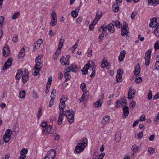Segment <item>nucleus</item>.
Instances as JSON below:
<instances>
[{
    "instance_id": "1",
    "label": "nucleus",
    "mask_w": 159,
    "mask_h": 159,
    "mask_svg": "<svg viewBox=\"0 0 159 159\" xmlns=\"http://www.w3.org/2000/svg\"><path fill=\"white\" fill-rule=\"evenodd\" d=\"M95 67H94V63L93 61H91L85 65L82 69V74L83 75H87L88 74V70L92 71V73L90 76L91 78L95 77Z\"/></svg>"
},
{
    "instance_id": "2",
    "label": "nucleus",
    "mask_w": 159,
    "mask_h": 159,
    "mask_svg": "<svg viewBox=\"0 0 159 159\" xmlns=\"http://www.w3.org/2000/svg\"><path fill=\"white\" fill-rule=\"evenodd\" d=\"M82 143H79L76 147L74 150V153L75 154H79L87 146L88 141L87 139L84 138L82 141Z\"/></svg>"
},
{
    "instance_id": "3",
    "label": "nucleus",
    "mask_w": 159,
    "mask_h": 159,
    "mask_svg": "<svg viewBox=\"0 0 159 159\" xmlns=\"http://www.w3.org/2000/svg\"><path fill=\"white\" fill-rule=\"evenodd\" d=\"M74 111L71 109L65 111L64 115L67 117L68 122L70 124H72L74 120Z\"/></svg>"
},
{
    "instance_id": "4",
    "label": "nucleus",
    "mask_w": 159,
    "mask_h": 159,
    "mask_svg": "<svg viewBox=\"0 0 159 159\" xmlns=\"http://www.w3.org/2000/svg\"><path fill=\"white\" fill-rule=\"evenodd\" d=\"M12 57H10L4 63V65L2 67V69L4 70L9 68L11 66V64L12 62Z\"/></svg>"
},
{
    "instance_id": "5",
    "label": "nucleus",
    "mask_w": 159,
    "mask_h": 159,
    "mask_svg": "<svg viewBox=\"0 0 159 159\" xmlns=\"http://www.w3.org/2000/svg\"><path fill=\"white\" fill-rule=\"evenodd\" d=\"M56 155V151L55 150L52 149L48 151L45 157L49 159H54Z\"/></svg>"
},
{
    "instance_id": "6",
    "label": "nucleus",
    "mask_w": 159,
    "mask_h": 159,
    "mask_svg": "<svg viewBox=\"0 0 159 159\" xmlns=\"http://www.w3.org/2000/svg\"><path fill=\"white\" fill-rule=\"evenodd\" d=\"M104 98V94L102 93L101 98L93 103V104L95 108H97L101 106L103 102V99Z\"/></svg>"
},
{
    "instance_id": "7",
    "label": "nucleus",
    "mask_w": 159,
    "mask_h": 159,
    "mask_svg": "<svg viewBox=\"0 0 159 159\" xmlns=\"http://www.w3.org/2000/svg\"><path fill=\"white\" fill-rule=\"evenodd\" d=\"M135 91L133 89H129L128 93V96L127 98L129 99H131L134 97Z\"/></svg>"
},
{
    "instance_id": "8",
    "label": "nucleus",
    "mask_w": 159,
    "mask_h": 159,
    "mask_svg": "<svg viewBox=\"0 0 159 159\" xmlns=\"http://www.w3.org/2000/svg\"><path fill=\"white\" fill-rule=\"evenodd\" d=\"M78 70V68L75 65L71 64L70 66L67 69V72H70V71L76 72Z\"/></svg>"
},
{
    "instance_id": "9",
    "label": "nucleus",
    "mask_w": 159,
    "mask_h": 159,
    "mask_svg": "<svg viewBox=\"0 0 159 159\" xmlns=\"http://www.w3.org/2000/svg\"><path fill=\"white\" fill-rule=\"evenodd\" d=\"M123 115L122 117L123 119L126 118L129 113V109L128 106H125L123 108Z\"/></svg>"
},
{
    "instance_id": "10",
    "label": "nucleus",
    "mask_w": 159,
    "mask_h": 159,
    "mask_svg": "<svg viewBox=\"0 0 159 159\" xmlns=\"http://www.w3.org/2000/svg\"><path fill=\"white\" fill-rule=\"evenodd\" d=\"M3 55L4 57H7L9 55L10 50L9 47L8 45H6L4 47L3 49Z\"/></svg>"
},
{
    "instance_id": "11",
    "label": "nucleus",
    "mask_w": 159,
    "mask_h": 159,
    "mask_svg": "<svg viewBox=\"0 0 159 159\" xmlns=\"http://www.w3.org/2000/svg\"><path fill=\"white\" fill-rule=\"evenodd\" d=\"M157 18L156 17H153L151 19V22L149 24L150 27L152 28H155L157 25Z\"/></svg>"
},
{
    "instance_id": "12",
    "label": "nucleus",
    "mask_w": 159,
    "mask_h": 159,
    "mask_svg": "<svg viewBox=\"0 0 159 159\" xmlns=\"http://www.w3.org/2000/svg\"><path fill=\"white\" fill-rule=\"evenodd\" d=\"M126 54V52L125 50H122L121 52L120 53L118 57L119 61L122 62L124 60Z\"/></svg>"
},
{
    "instance_id": "13",
    "label": "nucleus",
    "mask_w": 159,
    "mask_h": 159,
    "mask_svg": "<svg viewBox=\"0 0 159 159\" xmlns=\"http://www.w3.org/2000/svg\"><path fill=\"white\" fill-rule=\"evenodd\" d=\"M140 72V66L139 64H136L135 65V69L134 70V71L133 73L134 74L137 76L138 75H139V74Z\"/></svg>"
},
{
    "instance_id": "14",
    "label": "nucleus",
    "mask_w": 159,
    "mask_h": 159,
    "mask_svg": "<svg viewBox=\"0 0 159 159\" xmlns=\"http://www.w3.org/2000/svg\"><path fill=\"white\" fill-rule=\"evenodd\" d=\"M111 62H108L106 60H103L102 64V67H106L107 68H109L111 66Z\"/></svg>"
},
{
    "instance_id": "15",
    "label": "nucleus",
    "mask_w": 159,
    "mask_h": 159,
    "mask_svg": "<svg viewBox=\"0 0 159 159\" xmlns=\"http://www.w3.org/2000/svg\"><path fill=\"white\" fill-rule=\"evenodd\" d=\"M107 29L111 33H113L115 32L114 26L112 23H110L108 25Z\"/></svg>"
},
{
    "instance_id": "16",
    "label": "nucleus",
    "mask_w": 159,
    "mask_h": 159,
    "mask_svg": "<svg viewBox=\"0 0 159 159\" xmlns=\"http://www.w3.org/2000/svg\"><path fill=\"white\" fill-rule=\"evenodd\" d=\"M148 4H151L153 6H155L159 4V0H148Z\"/></svg>"
},
{
    "instance_id": "17",
    "label": "nucleus",
    "mask_w": 159,
    "mask_h": 159,
    "mask_svg": "<svg viewBox=\"0 0 159 159\" xmlns=\"http://www.w3.org/2000/svg\"><path fill=\"white\" fill-rule=\"evenodd\" d=\"M23 75L22 70L20 69L18 70L15 76V78L17 80H19Z\"/></svg>"
},
{
    "instance_id": "18",
    "label": "nucleus",
    "mask_w": 159,
    "mask_h": 159,
    "mask_svg": "<svg viewBox=\"0 0 159 159\" xmlns=\"http://www.w3.org/2000/svg\"><path fill=\"white\" fill-rule=\"evenodd\" d=\"M46 131L48 134H52L53 132V128L50 125H48L45 128Z\"/></svg>"
},
{
    "instance_id": "19",
    "label": "nucleus",
    "mask_w": 159,
    "mask_h": 159,
    "mask_svg": "<svg viewBox=\"0 0 159 159\" xmlns=\"http://www.w3.org/2000/svg\"><path fill=\"white\" fill-rule=\"evenodd\" d=\"M121 134L120 132L117 133L115 135V140L117 142H119L121 139Z\"/></svg>"
},
{
    "instance_id": "20",
    "label": "nucleus",
    "mask_w": 159,
    "mask_h": 159,
    "mask_svg": "<svg viewBox=\"0 0 159 159\" xmlns=\"http://www.w3.org/2000/svg\"><path fill=\"white\" fill-rule=\"evenodd\" d=\"M109 116H105L102 120V122L103 124H105L109 120Z\"/></svg>"
},
{
    "instance_id": "21",
    "label": "nucleus",
    "mask_w": 159,
    "mask_h": 159,
    "mask_svg": "<svg viewBox=\"0 0 159 159\" xmlns=\"http://www.w3.org/2000/svg\"><path fill=\"white\" fill-rule=\"evenodd\" d=\"M64 40L63 39L61 38L59 42L58 47L57 49L58 51H61L62 47L63 46V42Z\"/></svg>"
},
{
    "instance_id": "22",
    "label": "nucleus",
    "mask_w": 159,
    "mask_h": 159,
    "mask_svg": "<svg viewBox=\"0 0 159 159\" xmlns=\"http://www.w3.org/2000/svg\"><path fill=\"white\" fill-rule=\"evenodd\" d=\"M151 53V50H148L145 53V60L150 59V55Z\"/></svg>"
},
{
    "instance_id": "23",
    "label": "nucleus",
    "mask_w": 159,
    "mask_h": 159,
    "mask_svg": "<svg viewBox=\"0 0 159 159\" xmlns=\"http://www.w3.org/2000/svg\"><path fill=\"white\" fill-rule=\"evenodd\" d=\"M24 46L22 48V49L19 52L18 57L19 58H21L22 57H24L25 56V49L24 48Z\"/></svg>"
},
{
    "instance_id": "24",
    "label": "nucleus",
    "mask_w": 159,
    "mask_h": 159,
    "mask_svg": "<svg viewBox=\"0 0 159 159\" xmlns=\"http://www.w3.org/2000/svg\"><path fill=\"white\" fill-rule=\"evenodd\" d=\"M61 51L60 50H59V51H58V49H57L56 52H55V53L54 54L53 56V59L56 60L57 58H58V56H59V54H60V53H61Z\"/></svg>"
},
{
    "instance_id": "25",
    "label": "nucleus",
    "mask_w": 159,
    "mask_h": 159,
    "mask_svg": "<svg viewBox=\"0 0 159 159\" xmlns=\"http://www.w3.org/2000/svg\"><path fill=\"white\" fill-rule=\"evenodd\" d=\"M28 149L25 148H23L22 149L20 152V154H21V156H25V157H26V154L28 153Z\"/></svg>"
},
{
    "instance_id": "26",
    "label": "nucleus",
    "mask_w": 159,
    "mask_h": 159,
    "mask_svg": "<svg viewBox=\"0 0 159 159\" xmlns=\"http://www.w3.org/2000/svg\"><path fill=\"white\" fill-rule=\"evenodd\" d=\"M35 66V69L41 70L42 66L43 64L40 62H37Z\"/></svg>"
},
{
    "instance_id": "27",
    "label": "nucleus",
    "mask_w": 159,
    "mask_h": 159,
    "mask_svg": "<svg viewBox=\"0 0 159 159\" xmlns=\"http://www.w3.org/2000/svg\"><path fill=\"white\" fill-rule=\"evenodd\" d=\"M11 138V136L9 135H6V134H4L3 135V139L5 143H8L10 139Z\"/></svg>"
},
{
    "instance_id": "28",
    "label": "nucleus",
    "mask_w": 159,
    "mask_h": 159,
    "mask_svg": "<svg viewBox=\"0 0 159 159\" xmlns=\"http://www.w3.org/2000/svg\"><path fill=\"white\" fill-rule=\"evenodd\" d=\"M51 16L52 18L51 20H52V21L53 20H57V14L56 12L54 11H52L51 14Z\"/></svg>"
},
{
    "instance_id": "29",
    "label": "nucleus",
    "mask_w": 159,
    "mask_h": 159,
    "mask_svg": "<svg viewBox=\"0 0 159 159\" xmlns=\"http://www.w3.org/2000/svg\"><path fill=\"white\" fill-rule=\"evenodd\" d=\"M29 77L27 75H24L22 77V81L24 84L26 83L28 80Z\"/></svg>"
},
{
    "instance_id": "30",
    "label": "nucleus",
    "mask_w": 159,
    "mask_h": 159,
    "mask_svg": "<svg viewBox=\"0 0 159 159\" xmlns=\"http://www.w3.org/2000/svg\"><path fill=\"white\" fill-rule=\"evenodd\" d=\"M26 92L24 90H22L19 93V96L20 98L22 99L25 98Z\"/></svg>"
},
{
    "instance_id": "31",
    "label": "nucleus",
    "mask_w": 159,
    "mask_h": 159,
    "mask_svg": "<svg viewBox=\"0 0 159 159\" xmlns=\"http://www.w3.org/2000/svg\"><path fill=\"white\" fill-rule=\"evenodd\" d=\"M121 35L122 36H125L128 34L129 32L126 29H124V28H121Z\"/></svg>"
},
{
    "instance_id": "32",
    "label": "nucleus",
    "mask_w": 159,
    "mask_h": 159,
    "mask_svg": "<svg viewBox=\"0 0 159 159\" xmlns=\"http://www.w3.org/2000/svg\"><path fill=\"white\" fill-rule=\"evenodd\" d=\"M69 72H67L66 71V72L65 73L64 75V77L65 79L66 80H69L70 78V75L68 73Z\"/></svg>"
},
{
    "instance_id": "33",
    "label": "nucleus",
    "mask_w": 159,
    "mask_h": 159,
    "mask_svg": "<svg viewBox=\"0 0 159 159\" xmlns=\"http://www.w3.org/2000/svg\"><path fill=\"white\" fill-rule=\"evenodd\" d=\"M66 106L65 102L60 103L59 107L60 109L64 110Z\"/></svg>"
},
{
    "instance_id": "34",
    "label": "nucleus",
    "mask_w": 159,
    "mask_h": 159,
    "mask_svg": "<svg viewBox=\"0 0 159 159\" xmlns=\"http://www.w3.org/2000/svg\"><path fill=\"white\" fill-rule=\"evenodd\" d=\"M139 148L136 145H134L132 148V149L133 151V152H136L138 151Z\"/></svg>"
},
{
    "instance_id": "35",
    "label": "nucleus",
    "mask_w": 159,
    "mask_h": 159,
    "mask_svg": "<svg viewBox=\"0 0 159 159\" xmlns=\"http://www.w3.org/2000/svg\"><path fill=\"white\" fill-rule=\"evenodd\" d=\"M20 13L19 12H16L12 16L11 18L13 20H15L17 18V17L19 16Z\"/></svg>"
},
{
    "instance_id": "36",
    "label": "nucleus",
    "mask_w": 159,
    "mask_h": 159,
    "mask_svg": "<svg viewBox=\"0 0 159 159\" xmlns=\"http://www.w3.org/2000/svg\"><path fill=\"white\" fill-rule=\"evenodd\" d=\"M50 97L51 98V99L50 100L49 103V107H52L54 103L53 99L54 98V96H53V97H52V95H51Z\"/></svg>"
},
{
    "instance_id": "37",
    "label": "nucleus",
    "mask_w": 159,
    "mask_h": 159,
    "mask_svg": "<svg viewBox=\"0 0 159 159\" xmlns=\"http://www.w3.org/2000/svg\"><path fill=\"white\" fill-rule=\"evenodd\" d=\"M71 15L73 17L75 18L78 15V12L77 11L74 10L72 11Z\"/></svg>"
},
{
    "instance_id": "38",
    "label": "nucleus",
    "mask_w": 159,
    "mask_h": 159,
    "mask_svg": "<svg viewBox=\"0 0 159 159\" xmlns=\"http://www.w3.org/2000/svg\"><path fill=\"white\" fill-rule=\"evenodd\" d=\"M122 106V103L119 100H117L116 101V104L115 107L116 108H118L121 107Z\"/></svg>"
},
{
    "instance_id": "39",
    "label": "nucleus",
    "mask_w": 159,
    "mask_h": 159,
    "mask_svg": "<svg viewBox=\"0 0 159 159\" xmlns=\"http://www.w3.org/2000/svg\"><path fill=\"white\" fill-rule=\"evenodd\" d=\"M102 15V12L100 11H98L96 13V17L98 18V20H99L101 17Z\"/></svg>"
},
{
    "instance_id": "40",
    "label": "nucleus",
    "mask_w": 159,
    "mask_h": 159,
    "mask_svg": "<svg viewBox=\"0 0 159 159\" xmlns=\"http://www.w3.org/2000/svg\"><path fill=\"white\" fill-rule=\"evenodd\" d=\"M113 7L114 8V9L113 10V11L115 12H117L119 10V6L118 4H114L113 6Z\"/></svg>"
},
{
    "instance_id": "41",
    "label": "nucleus",
    "mask_w": 159,
    "mask_h": 159,
    "mask_svg": "<svg viewBox=\"0 0 159 159\" xmlns=\"http://www.w3.org/2000/svg\"><path fill=\"white\" fill-rule=\"evenodd\" d=\"M5 134H6V135L11 136L12 134V131L9 129H7Z\"/></svg>"
},
{
    "instance_id": "42",
    "label": "nucleus",
    "mask_w": 159,
    "mask_h": 159,
    "mask_svg": "<svg viewBox=\"0 0 159 159\" xmlns=\"http://www.w3.org/2000/svg\"><path fill=\"white\" fill-rule=\"evenodd\" d=\"M122 104L125 105V106L127 105V100H126V97H124L121 98V101Z\"/></svg>"
},
{
    "instance_id": "43",
    "label": "nucleus",
    "mask_w": 159,
    "mask_h": 159,
    "mask_svg": "<svg viewBox=\"0 0 159 159\" xmlns=\"http://www.w3.org/2000/svg\"><path fill=\"white\" fill-rule=\"evenodd\" d=\"M155 150L152 147H149L148 149V151L149 152L150 155H152L154 152Z\"/></svg>"
},
{
    "instance_id": "44",
    "label": "nucleus",
    "mask_w": 159,
    "mask_h": 159,
    "mask_svg": "<svg viewBox=\"0 0 159 159\" xmlns=\"http://www.w3.org/2000/svg\"><path fill=\"white\" fill-rule=\"evenodd\" d=\"M63 116H59L58 120V124L59 125H61L62 123L63 119Z\"/></svg>"
},
{
    "instance_id": "45",
    "label": "nucleus",
    "mask_w": 159,
    "mask_h": 159,
    "mask_svg": "<svg viewBox=\"0 0 159 159\" xmlns=\"http://www.w3.org/2000/svg\"><path fill=\"white\" fill-rule=\"evenodd\" d=\"M154 49L155 50L159 49V41H157L154 44Z\"/></svg>"
},
{
    "instance_id": "46",
    "label": "nucleus",
    "mask_w": 159,
    "mask_h": 159,
    "mask_svg": "<svg viewBox=\"0 0 159 159\" xmlns=\"http://www.w3.org/2000/svg\"><path fill=\"white\" fill-rule=\"evenodd\" d=\"M142 80V78L141 77H139L137 78L135 80V83H140Z\"/></svg>"
},
{
    "instance_id": "47",
    "label": "nucleus",
    "mask_w": 159,
    "mask_h": 159,
    "mask_svg": "<svg viewBox=\"0 0 159 159\" xmlns=\"http://www.w3.org/2000/svg\"><path fill=\"white\" fill-rule=\"evenodd\" d=\"M122 78V76L121 75H117L116 76V81L118 83H120L121 81L120 80Z\"/></svg>"
},
{
    "instance_id": "48",
    "label": "nucleus",
    "mask_w": 159,
    "mask_h": 159,
    "mask_svg": "<svg viewBox=\"0 0 159 159\" xmlns=\"http://www.w3.org/2000/svg\"><path fill=\"white\" fill-rule=\"evenodd\" d=\"M35 70L33 72V74L34 76H37L39 74L40 70Z\"/></svg>"
},
{
    "instance_id": "49",
    "label": "nucleus",
    "mask_w": 159,
    "mask_h": 159,
    "mask_svg": "<svg viewBox=\"0 0 159 159\" xmlns=\"http://www.w3.org/2000/svg\"><path fill=\"white\" fill-rule=\"evenodd\" d=\"M4 17L3 16H0V27L3 25Z\"/></svg>"
},
{
    "instance_id": "50",
    "label": "nucleus",
    "mask_w": 159,
    "mask_h": 159,
    "mask_svg": "<svg viewBox=\"0 0 159 159\" xmlns=\"http://www.w3.org/2000/svg\"><path fill=\"white\" fill-rule=\"evenodd\" d=\"M152 91L150 90L148 95V99L150 100L152 99Z\"/></svg>"
},
{
    "instance_id": "51",
    "label": "nucleus",
    "mask_w": 159,
    "mask_h": 159,
    "mask_svg": "<svg viewBox=\"0 0 159 159\" xmlns=\"http://www.w3.org/2000/svg\"><path fill=\"white\" fill-rule=\"evenodd\" d=\"M60 62L62 65H69L70 64L69 62H64L63 59H60Z\"/></svg>"
},
{
    "instance_id": "52",
    "label": "nucleus",
    "mask_w": 159,
    "mask_h": 159,
    "mask_svg": "<svg viewBox=\"0 0 159 159\" xmlns=\"http://www.w3.org/2000/svg\"><path fill=\"white\" fill-rule=\"evenodd\" d=\"M114 22L115 23V25L116 27H117L118 28H120L121 24L119 21L116 20Z\"/></svg>"
},
{
    "instance_id": "53",
    "label": "nucleus",
    "mask_w": 159,
    "mask_h": 159,
    "mask_svg": "<svg viewBox=\"0 0 159 159\" xmlns=\"http://www.w3.org/2000/svg\"><path fill=\"white\" fill-rule=\"evenodd\" d=\"M42 114V111L41 109L39 108L38 112L37 118L38 119L40 118Z\"/></svg>"
},
{
    "instance_id": "54",
    "label": "nucleus",
    "mask_w": 159,
    "mask_h": 159,
    "mask_svg": "<svg viewBox=\"0 0 159 159\" xmlns=\"http://www.w3.org/2000/svg\"><path fill=\"white\" fill-rule=\"evenodd\" d=\"M82 21V18L81 17H79L76 20V23L78 24H80Z\"/></svg>"
},
{
    "instance_id": "55",
    "label": "nucleus",
    "mask_w": 159,
    "mask_h": 159,
    "mask_svg": "<svg viewBox=\"0 0 159 159\" xmlns=\"http://www.w3.org/2000/svg\"><path fill=\"white\" fill-rule=\"evenodd\" d=\"M43 43V40L42 39H39L36 42V44L39 45L38 46L40 47V45Z\"/></svg>"
},
{
    "instance_id": "56",
    "label": "nucleus",
    "mask_w": 159,
    "mask_h": 159,
    "mask_svg": "<svg viewBox=\"0 0 159 159\" xmlns=\"http://www.w3.org/2000/svg\"><path fill=\"white\" fill-rule=\"evenodd\" d=\"M57 23V20H53L52 21V20H51V21L50 22L51 25L52 26H54Z\"/></svg>"
},
{
    "instance_id": "57",
    "label": "nucleus",
    "mask_w": 159,
    "mask_h": 159,
    "mask_svg": "<svg viewBox=\"0 0 159 159\" xmlns=\"http://www.w3.org/2000/svg\"><path fill=\"white\" fill-rule=\"evenodd\" d=\"M47 124L46 121H44L42 122L41 125V126L43 128L46 127L47 126Z\"/></svg>"
},
{
    "instance_id": "58",
    "label": "nucleus",
    "mask_w": 159,
    "mask_h": 159,
    "mask_svg": "<svg viewBox=\"0 0 159 159\" xmlns=\"http://www.w3.org/2000/svg\"><path fill=\"white\" fill-rule=\"evenodd\" d=\"M137 12L135 11L133 12L131 14V18L132 19H134L135 16L137 15Z\"/></svg>"
},
{
    "instance_id": "59",
    "label": "nucleus",
    "mask_w": 159,
    "mask_h": 159,
    "mask_svg": "<svg viewBox=\"0 0 159 159\" xmlns=\"http://www.w3.org/2000/svg\"><path fill=\"white\" fill-rule=\"evenodd\" d=\"M155 69L156 70H159V62H156L154 66Z\"/></svg>"
},
{
    "instance_id": "60",
    "label": "nucleus",
    "mask_w": 159,
    "mask_h": 159,
    "mask_svg": "<svg viewBox=\"0 0 159 159\" xmlns=\"http://www.w3.org/2000/svg\"><path fill=\"white\" fill-rule=\"evenodd\" d=\"M123 71L121 69H119L117 71V75H121L123 74Z\"/></svg>"
},
{
    "instance_id": "61",
    "label": "nucleus",
    "mask_w": 159,
    "mask_h": 159,
    "mask_svg": "<svg viewBox=\"0 0 159 159\" xmlns=\"http://www.w3.org/2000/svg\"><path fill=\"white\" fill-rule=\"evenodd\" d=\"M18 40L17 35H15L12 39V41L15 43L17 42Z\"/></svg>"
},
{
    "instance_id": "62",
    "label": "nucleus",
    "mask_w": 159,
    "mask_h": 159,
    "mask_svg": "<svg viewBox=\"0 0 159 159\" xmlns=\"http://www.w3.org/2000/svg\"><path fill=\"white\" fill-rule=\"evenodd\" d=\"M143 135V132H139L137 136L139 139H141Z\"/></svg>"
},
{
    "instance_id": "63",
    "label": "nucleus",
    "mask_w": 159,
    "mask_h": 159,
    "mask_svg": "<svg viewBox=\"0 0 159 159\" xmlns=\"http://www.w3.org/2000/svg\"><path fill=\"white\" fill-rule=\"evenodd\" d=\"M52 79L51 77H49L48 80V82L47 83V85H50V84L51 83V82L52 81Z\"/></svg>"
},
{
    "instance_id": "64",
    "label": "nucleus",
    "mask_w": 159,
    "mask_h": 159,
    "mask_svg": "<svg viewBox=\"0 0 159 159\" xmlns=\"http://www.w3.org/2000/svg\"><path fill=\"white\" fill-rule=\"evenodd\" d=\"M130 105L131 107L134 108L135 107L136 105V102L134 101H132L130 103Z\"/></svg>"
}]
</instances>
